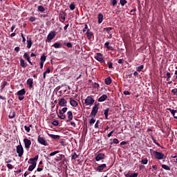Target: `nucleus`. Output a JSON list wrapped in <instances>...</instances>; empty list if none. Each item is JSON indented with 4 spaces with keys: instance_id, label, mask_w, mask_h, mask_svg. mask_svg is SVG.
I'll list each match as a JSON object with an SVG mask.
<instances>
[{
    "instance_id": "0eeeda50",
    "label": "nucleus",
    "mask_w": 177,
    "mask_h": 177,
    "mask_svg": "<svg viewBox=\"0 0 177 177\" xmlns=\"http://www.w3.org/2000/svg\"><path fill=\"white\" fill-rule=\"evenodd\" d=\"M39 156L37 155L34 158H31L28 160V164H30L31 165H37V161H38Z\"/></svg>"
},
{
    "instance_id": "c85d7f7f",
    "label": "nucleus",
    "mask_w": 177,
    "mask_h": 177,
    "mask_svg": "<svg viewBox=\"0 0 177 177\" xmlns=\"http://www.w3.org/2000/svg\"><path fill=\"white\" fill-rule=\"evenodd\" d=\"M53 46L54 48H55V49H57V48H62V43H60V42H55V43L53 45Z\"/></svg>"
},
{
    "instance_id": "dca6fc26",
    "label": "nucleus",
    "mask_w": 177,
    "mask_h": 177,
    "mask_svg": "<svg viewBox=\"0 0 177 177\" xmlns=\"http://www.w3.org/2000/svg\"><path fill=\"white\" fill-rule=\"evenodd\" d=\"M67 117H68V120L66 121V122H70V121H71V120H73V112L71 111H68L67 112Z\"/></svg>"
},
{
    "instance_id": "5701e85b",
    "label": "nucleus",
    "mask_w": 177,
    "mask_h": 177,
    "mask_svg": "<svg viewBox=\"0 0 177 177\" xmlns=\"http://www.w3.org/2000/svg\"><path fill=\"white\" fill-rule=\"evenodd\" d=\"M17 96H24V95H26V89L22 88L21 90L17 91Z\"/></svg>"
},
{
    "instance_id": "338daca9",
    "label": "nucleus",
    "mask_w": 177,
    "mask_h": 177,
    "mask_svg": "<svg viewBox=\"0 0 177 177\" xmlns=\"http://www.w3.org/2000/svg\"><path fill=\"white\" fill-rule=\"evenodd\" d=\"M19 100H23L24 99V95H18Z\"/></svg>"
},
{
    "instance_id": "de8ad7c7",
    "label": "nucleus",
    "mask_w": 177,
    "mask_h": 177,
    "mask_svg": "<svg viewBox=\"0 0 177 177\" xmlns=\"http://www.w3.org/2000/svg\"><path fill=\"white\" fill-rule=\"evenodd\" d=\"M37 20V18L35 17H30L29 21H31L32 23L35 21Z\"/></svg>"
},
{
    "instance_id": "680f3d73",
    "label": "nucleus",
    "mask_w": 177,
    "mask_h": 177,
    "mask_svg": "<svg viewBox=\"0 0 177 177\" xmlns=\"http://www.w3.org/2000/svg\"><path fill=\"white\" fill-rule=\"evenodd\" d=\"M108 67H109V68H113V63L108 62Z\"/></svg>"
},
{
    "instance_id": "2f4dec72",
    "label": "nucleus",
    "mask_w": 177,
    "mask_h": 177,
    "mask_svg": "<svg viewBox=\"0 0 177 177\" xmlns=\"http://www.w3.org/2000/svg\"><path fill=\"white\" fill-rule=\"evenodd\" d=\"M35 167H37V165H30L28 169V171H29L30 172H32V171H34V169H35Z\"/></svg>"
},
{
    "instance_id": "cd10ccee",
    "label": "nucleus",
    "mask_w": 177,
    "mask_h": 177,
    "mask_svg": "<svg viewBox=\"0 0 177 177\" xmlns=\"http://www.w3.org/2000/svg\"><path fill=\"white\" fill-rule=\"evenodd\" d=\"M109 111H110V108H107L104 111V115H105L106 120H109Z\"/></svg>"
},
{
    "instance_id": "e433bc0d",
    "label": "nucleus",
    "mask_w": 177,
    "mask_h": 177,
    "mask_svg": "<svg viewBox=\"0 0 177 177\" xmlns=\"http://www.w3.org/2000/svg\"><path fill=\"white\" fill-rule=\"evenodd\" d=\"M143 68H145V66L141 65L136 68V71H138V73H140V71H142V70H143Z\"/></svg>"
},
{
    "instance_id": "f8f14e48",
    "label": "nucleus",
    "mask_w": 177,
    "mask_h": 177,
    "mask_svg": "<svg viewBox=\"0 0 177 177\" xmlns=\"http://www.w3.org/2000/svg\"><path fill=\"white\" fill-rule=\"evenodd\" d=\"M58 104L61 107H66L67 106V100L64 98H61L59 100Z\"/></svg>"
},
{
    "instance_id": "6e6d98bb",
    "label": "nucleus",
    "mask_w": 177,
    "mask_h": 177,
    "mask_svg": "<svg viewBox=\"0 0 177 177\" xmlns=\"http://www.w3.org/2000/svg\"><path fill=\"white\" fill-rule=\"evenodd\" d=\"M138 173H134L131 174L129 177H138Z\"/></svg>"
},
{
    "instance_id": "7c9ffc66",
    "label": "nucleus",
    "mask_w": 177,
    "mask_h": 177,
    "mask_svg": "<svg viewBox=\"0 0 177 177\" xmlns=\"http://www.w3.org/2000/svg\"><path fill=\"white\" fill-rule=\"evenodd\" d=\"M38 12H40L41 13H44L45 12V8L42 6H39L37 8Z\"/></svg>"
},
{
    "instance_id": "c03bdc74",
    "label": "nucleus",
    "mask_w": 177,
    "mask_h": 177,
    "mask_svg": "<svg viewBox=\"0 0 177 177\" xmlns=\"http://www.w3.org/2000/svg\"><path fill=\"white\" fill-rule=\"evenodd\" d=\"M121 6H125V4L127 3V0H120Z\"/></svg>"
},
{
    "instance_id": "aec40b11",
    "label": "nucleus",
    "mask_w": 177,
    "mask_h": 177,
    "mask_svg": "<svg viewBox=\"0 0 177 177\" xmlns=\"http://www.w3.org/2000/svg\"><path fill=\"white\" fill-rule=\"evenodd\" d=\"M27 48L28 49H30L31 48V46H32V40L31 39V37L28 38V37H27Z\"/></svg>"
},
{
    "instance_id": "20e7f679",
    "label": "nucleus",
    "mask_w": 177,
    "mask_h": 177,
    "mask_svg": "<svg viewBox=\"0 0 177 177\" xmlns=\"http://www.w3.org/2000/svg\"><path fill=\"white\" fill-rule=\"evenodd\" d=\"M67 110H68V108L67 107H64L62 109H60L59 111L60 115H58L59 118L61 120H66V115H64V113H66Z\"/></svg>"
},
{
    "instance_id": "423d86ee",
    "label": "nucleus",
    "mask_w": 177,
    "mask_h": 177,
    "mask_svg": "<svg viewBox=\"0 0 177 177\" xmlns=\"http://www.w3.org/2000/svg\"><path fill=\"white\" fill-rule=\"evenodd\" d=\"M37 142L40 145H42V146H48V141H46V140H45V138L41 137V136H38Z\"/></svg>"
},
{
    "instance_id": "6e6552de",
    "label": "nucleus",
    "mask_w": 177,
    "mask_h": 177,
    "mask_svg": "<svg viewBox=\"0 0 177 177\" xmlns=\"http://www.w3.org/2000/svg\"><path fill=\"white\" fill-rule=\"evenodd\" d=\"M95 59L97 60V62H100V63H106L104 59H103V55L100 53H97V55L95 57Z\"/></svg>"
},
{
    "instance_id": "7ed1b4c3",
    "label": "nucleus",
    "mask_w": 177,
    "mask_h": 177,
    "mask_svg": "<svg viewBox=\"0 0 177 177\" xmlns=\"http://www.w3.org/2000/svg\"><path fill=\"white\" fill-rule=\"evenodd\" d=\"M100 103L95 102L94 106H93V109L91 113V115H93V117H96V114H97V111H99V106Z\"/></svg>"
},
{
    "instance_id": "ddd939ff",
    "label": "nucleus",
    "mask_w": 177,
    "mask_h": 177,
    "mask_svg": "<svg viewBox=\"0 0 177 177\" xmlns=\"http://www.w3.org/2000/svg\"><path fill=\"white\" fill-rule=\"evenodd\" d=\"M69 103L72 107H77V106H78V102L73 97L69 98Z\"/></svg>"
},
{
    "instance_id": "c9c22d12",
    "label": "nucleus",
    "mask_w": 177,
    "mask_h": 177,
    "mask_svg": "<svg viewBox=\"0 0 177 177\" xmlns=\"http://www.w3.org/2000/svg\"><path fill=\"white\" fill-rule=\"evenodd\" d=\"M162 168H163V169H165L166 171H171V167H169V166L167 165H162Z\"/></svg>"
},
{
    "instance_id": "4c0bfd02",
    "label": "nucleus",
    "mask_w": 177,
    "mask_h": 177,
    "mask_svg": "<svg viewBox=\"0 0 177 177\" xmlns=\"http://www.w3.org/2000/svg\"><path fill=\"white\" fill-rule=\"evenodd\" d=\"M113 143L114 145H118V143H120V141L118 140V139L114 138L113 140V142H111L110 143V145H113Z\"/></svg>"
},
{
    "instance_id": "603ef678",
    "label": "nucleus",
    "mask_w": 177,
    "mask_h": 177,
    "mask_svg": "<svg viewBox=\"0 0 177 177\" xmlns=\"http://www.w3.org/2000/svg\"><path fill=\"white\" fill-rule=\"evenodd\" d=\"M7 168H8V169H13V165L11 164H7Z\"/></svg>"
},
{
    "instance_id": "b1692460",
    "label": "nucleus",
    "mask_w": 177,
    "mask_h": 177,
    "mask_svg": "<svg viewBox=\"0 0 177 177\" xmlns=\"http://www.w3.org/2000/svg\"><path fill=\"white\" fill-rule=\"evenodd\" d=\"M98 24H102L103 23V14L99 13L97 15Z\"/></svg>"
},
{
    "instance_id": "49530a36",
    "label": "nucleus",
    "mask_w": 177,
    "mask_h": 177,
    "mask_svg": "<svg viewBox=\"0 0 177 177\" xmlns=\"http://www.w3.org/2000/svg\"><path fill=\"white\" fill-rule=\"evenodd\" d=\"M142 164H144V165H147V162H149V160H147V158H145L141 161Z\"/></svg>"
},
{
    "instance_id": "774afa93",
    "label": "nucleus",
    "mask_w": 177,
    "mask_h": 177,
    "mask_svg": "<svg viewBox=\"0 0 177 177\" xmlns=\"http://www.w3.org/2000/svg\"><path fill=\"white\" fill-rule=\"evenodd\" d=\"M93 86H94V88H99L100 85H99V84L95 82L93 84Z\"/></svg>"
},
{
    "instance_id": "a19ab883",
    "label": "nucleus",
    "mask_w": 177,
    "mask_h": 177,
    "mask_svg": "<svg viewBox=\"0 0 177 177\" xmlns=\"http://www.w3.org/2000/svg\"><path fill=\"white\" fill-rule=\"evenodd\" d=\"M69 8H70L71 10H74V9H75V4L74 3V2H72L70 4Z\"/></svg>"
},
{
    "instance_id": "79ce46f5",
    "label": "nucleus",
    "mask_w": 177,
    "mask_h": 177,
    "mask_svg": "<svg viewBox=\"0 0 177 177\" xmlns=\"http://www.w3.org/2000/svg\"><path fill=\"white\" fill-rule=\"evenodd\" d=\"M118 3L117 0H111V4L112 6H116Z\"/></svg>"
},
{
    "instance_id": "4d7b16f0",
    "label": "nucleus",
    "mask_w": 177,
    "mask_h": 177,
    "mask_svg": "<svg viewBox=\"0 0 177 177\" xmlns=\"http://www.w3.org/2000/svg\"><path fill=\"white\" fill-rule=\"evenodd\" d=\"M86 30H88V25L87 24H85L84 25V28L83 29V32H86Z\"/></svg>"
},
{
    "instance_id": "8fccbe9b",
    "label": "nucleus",
    "mask_w": 177,
    "mask_h": 177,
    "mask_svg": "<svg viewBox=\"0 0 177 177\" xmlns=\"http://www.w3.org/2000/svg\"><path fill=\"white\" fill-rule=\"evenodd\" d=\"M53 125H54V127H57V125H59V121L57 120H54L53 122H52Z\"/></svg>"
},
{
    "instance_id": "3c124183",
    "label": "nucleus",
    "mask_w": 177,
    "mask_h": 177,
    "mask_svg": "<svg viewBox=\"0 0 177 177\" xmlns=\"http://www.w3.org/2000/svg\"><path fill=\"white\" fill-rule=\"evenodd\" d=\"M8 85V82H3L2 86H1V89H4L5 86Z\"/></svg>"
},
{
    "instance_id": "a211bd4d",
    "label": "nucleus",
    "mask_w": 177,
    "mask_h": 177,
    "mask_svg": "<svg viewBox=\"0 0 177 177\" xmlns=\"http://www.w3.org/2000/svg\"><path fill=\"white\" fill-rule=\"evenodd\" d=\"M26 84L28 85L30 89H31V88L33 86L32 85L34 84V80L32 78L28 79Z\"/></svg>"
},
{
    "instance_id": "72a5a7b5",
    "label": "nucleus",
    "mask_w": 177,
    "mask_h": 177,
    "mask_svg": "<svg viewBox=\"0 0 177 177\" xmlns=\"http://www.w3.org/2000/svg\"><path fill=\"white\" fill-rule=\"evenodd\" d=\"M167 110L170 111V113L172 114L174 118H175V113H177V110L171 109V108H168Z\"/></svg>"
},
{
    "instance_id": "1a4fd4ad",
    "label": "nucleus",
    "mask_w": 177,
    "mask_h": 177,
    "mask_svg": "<svg viewBox=\"0 0 177 177\" xmlns=\"http://www.w3.org/2000/svg\"><path fill=\"white\" fill-rule=\"evenodd\" d=\"M24 143L25 149H28L31 147V140H28V138H24Z\"/></svg>"
},
{
    "instance_id": "393cba45",
    "label": "nucleus",
    "mask_w": 177,
    "mask_h": 177,
    "mask_svg": "<svg viewBox=\"0 0 177 177\" xmlns=\"http://www.w3.org/2000/svg\"><path fill=\"white\" fill-rule=\"evenodd\" d=\"M149 135L151 136L153 143H155L156 146H158L160 147V143L157 142V140H156V138H154V136H153V133H149Z\"/></svg>"
},
{
    "instance_id": "a878e982",
    "label": "nucleus",
    "mask_w": 177,
    "mask_h": 177,
    "mask_svg": "<svg viewBox=\"0 0 177 177\" xmlns=\"http://www.w3.org/2000/svg\"><path fill=\"white\" fill-rule=\"evenodd\" d=\"M108 96L106 94L102 95L100 97L98 98V102H104V100H106Z\"/></svg>"
},
{
    "instance_id": "4be33fe9",
    "label": "nucleus",
    "mask_w": 177,
    "mask_h": 177,
    "mask_svg": "<svg viewBox=\"0 0 177 177\" xmlns=\"http://www.w3.org/2000/svg\"><path fill=\"white\" fill-rule=\"evenodd\" d=\"M111 82H113V80H111V77H110V76L105 78L104 84H106V85H110L111 84Z\"/></svg>"
},
{
    "instance_id": "37998d69",
    "label": "nucleus",
    "mask_w": 177,
    "mask_h": 177,
    "mask_svg": "<svg viewBox=\"0 0 177 177\" xmlns=\"http://www.w3.org/2000/svg\"><path fill=\"white\" fill-rule=\"evenodd\" d=\"M58 153H60V151H55L53 152H51L50 153V156L52 157L53 156H56V154H57Z\"/></svg>"
},
{
    "instance_id": "a18cd8bd",
    "label": "nucleus",
    "mask_w": 177,
    "mask_h": 177,
    "mask_svg": "<svg viewBox=\"0 0 177 177\" xmlns=\"http://www.w3.org/2000/svg\"><path fill=\"white\" fill-rule=\"evenodd\" d=\"M64 45H66V46H67V48H73V44H71V43H70V42L64 43Z\"/></svg>"
},
{
    "instance_id": "f257e3e1",
    "label": "nucleus",
    "mask_w": 177,
    "mask_h": 177,
    "mask_svg": "<svg viewBox=\"0 0 177 177\" xmlns=\"http://www.w3.org/2000/svg\"><path fill=\"white\" fill-rule=\"evenodd\" d=\"M152 154H153L154 158H156V160H165V158H167L165 155L162 152H158L157 151H153Z\"/></svg>"
},
{
    "instance_id": "58836bf2",
    "label": "nucleus",
    "mask_w": 177,
    "mask_h": 177,
    "mask_svg": "<svg viewBox=\"0 0 177 177\" xmlns=\"http://www.w3.org/2000/svg\"><path fill=\"white\" fill-rule=\"evenodd\" d=\"M78 158V155H77V153L74 152V153L72 154L71 160H77Z\"/></svg>"
},
{
    "instance_id": "bf43d9fd",
    "label": "nucleus",
    "mask_w": 177,
    "mask_h": 177,
    "mask_svg": "<svg viewBox=\"0 0 177 177\" xmlns=\"http://www.w3.org/2000/svg\"><path fill=\"white\" fill-rule=\"evenodd\" d=\"M21 37L22 38V42H26V37H24V35L21 33Z\"/></svg>"
},
{
    "instance_id": "9b49d317",
    "label": "nucleus",
    "mask_w": 177,
    "mask_h": 177,
    "mask_svg": "<svg viewBox=\"0 0 177 177\" xmlns=\"http://www.w3.org/2000/svg\"><path fill=\"white\" fill-rule=\"evenodd\" d=\"M107 167V165L102 164L97 166V167L95 168V171L97 172H102V171L104 170V168Z\"/></svg>"
},
{
    "instance_id": "13d9d810",
    "label": "nucleus",
    "mask_w": 177,
    "mask_h": 177,
    "mask_svg": "<svg viewBox=\"0 0 177 177\" xmlns=\"http://www.w3.org/2000/svg\"><path fill=\"white\" fill-rule=\"evenodd\" d=\"M24 129L26 131V132H30V131H31V129H30L29 127L27 126H24Z\"/></svg>"
},
{
    "instance_id": "ea45409f",
    "label": "nucleus",
    "mask_w": 177,
    "mask_h": 177,
    "mask_svg": "<svg viewBox=\"0 0 177 177\" xmlns=\"http://www.w3.org/2000/svg\"><path fill=\"white\" fill-rule=\"evenodd\" d=\"M63 157H64V155H63V154H59V155L57 156V161H62V160H63Z\"/></svg>"
},
{
    "instance_id": "9d476101",
    "label": "nucleus",
    "mask_w": 177,
    "mask_h": 177,
    "mask_svg": "<svg viewBox=\"0 0 177 177\" xmlns=\"http://www.w3.org/2000/svg\"><path fill=\"white\" fill-rule=\"evenodd\" d=\"M55 37H56V33H55V32L51 31L47 37L46 41L47 42H50L52 41L53 39L55 38Z\"/></svg>"
},
{
    "instance_id": "bb28decb",
    "label": "nucleus",
    "mask_w": 177,
    "mask_h": 177,
    "mask_svg": "<svg viewBox=\"0 0 177 177\" xmlns=\"http://www.w3.org/2000/svg\"><path fill=\"white\" fill-rule=\"evenodd\" d=\"M48 135L52 139H55V140L60 139V136H59V135H55V134H50V133H48Z\"/></svg>"
},
{
    "instance_id": "f3484780",
    "label": "nucleus",
    "mask_w": 177,
    "mask_h": 177,
    "mask_svg": "<svg viewBox=\"0 0 177 177\" xmlns=\"http://www.w3.org/2000/svg\"><path fill=\"white\" fill-rule=\"evenodd\" d=\"M19 62H20V66L23 68H26V67L28 66V64H27V62H26V61H24L23 58H20Z\"/></svg>"
},
{
    "instance_id": "0e129e2a",
    "label": "nucleus",
    "mask_w": 177,
    "mask_h": 177,
    "mask_svg": "<svg viewBox=\"0 0 177 177\" xmlns=\"http://www.w3.org/2000/svg\"><path fill=\"white\" fill-rule=\"evenodd\" d=\"M152 168L154 171H157L158 169V166L157 165H153Z\"/></svg>"
},
{
    "instance_id": "09e8293b",
    "label": "nucleus",
    "mask_w": 177,
    "mask_h": 177,
    "mask_svg": "<svg viewBox=\"0 0 177 177\" xmlns=\"http://www.w3.org/2000/svg\"><path fill=\"white\" fill-rule=\"evenodd\" d=\"M171 93L174 95V96H177V88H174L171 90Z\"/></svg>"
},
{
    "instance_id": "69168bd1",
    "label": "nucleus",
    "mask_w": 177,
    "mask_h": 177,
    "mask_svg": "<svg viewBox=\"0 0 177 177\" xmlns=\"http://www.w3.org/2000/svg\"><path fill=\"white\" fill-rule=\"evenodd\" d=\"M95 128H99V120H97L95 124Z\"/></svg>"
},
{
    "instance_id": "4468645a",
    "label": "nucleus",
    "mask_w": 177,
    "mask_h": 177,
    "mask_svg": "<svg viewBox=\"0 0 177 177\" xmlns=\"http://www.w3.org/2000/svg\"><path fill=\"white\" fill-rule=\"evenodd\" d=\"M106 155L104 153H98L95 157L97 161H100V160H104Z\"/></svg>"
},
{
    "instance_id": "2eb2a0df",
    "label": "nucleus",
    "mask_w": 177,
    "mask_h": 177,
    "mask_svg": "<svg viewBox=\"0 0 177 177\" xmlns=\"http://www.w3.org/2000/svg\"><path fill=\"white\" fill-rule=\"evenodd\" d=\"M24 59H26V60H27L28 63H29V64H30V66H32V62H31V60L30 59V55H28V53H25L24 54Z\"/></svg>"
},
{
    "instance_id": "6ab92c4d",
    "label": "nucleus",
    "mask_w": 177,
    "mask_h": 177,
    "mask_svg": "<svg viewBox=\"0 0 177 177\" xmlns=\"http://www.w3.org/2000/svg\"><path fill=\"white\" fill-rule=\"evenodd\" d=\"M59 20L62 23H64V21H66V13H64V12L60 13Z\"/></svg>"
},
{
    "instance_id": "5fc2aeb1",
    "label": "nucleus",
    "mask_w": 177,
    "mask_h": 177,
    "mask_svg": "<svg viewBox=\"0 0 177 177\" xmlns=\"http://www.w3.org/2000/svg\"><path fill=\"white\" fill-rule=\"evenodd\" d=\"M104 46H105V48H106V49H108V48L110 46V42L106 41V42L104 44Z\"/></svg>"
},
{
    "instance_id": "412c9836",
    "label": "nucleus",
    "mask_w": 177,
    "mask_h": 177,
    "mask_svg": "<svg viewBox=\"0 0 177 177\" xmlns=\"http://www.w3.org/2000/svg\"><path fill=\"white\" fill-rule=\"evenodd\" d=\"M86 37L88 39H92V37H93V32H91L90 29H88L86 31Z\"/></svg>"
},
{
    "instance_id": "f03ea898",
    "label": "nucleus",
    "mask_w": 177,
    "mask_h": 177,
    "mask_svg": "<svg viewBox=\"0 0 177 177\" xmlns=\"http://www.w3.org/2000/svg\"><path fill=\"white\" fill-rule=\"evenodd\" d=\"M84 104L86 106H92L93 104H95V99H93V97L92 95L87 96L84 100Z\"/></svg>"
},
{
    "instance_id": "39448f33",
    "label": "nucleus",
    "mask_w": 177,
    "mask_h": 177,
    "mask_svg": "<svg viewBox=\"0 0 177 177\" xmlns=\"http://www.w3.org/2000/svg\"><path fill=\"white\" fill-rule=\"evenodd\" d=\"M17 153L19 157H22L23 154H24V149H23L21 143L17 146Z\"/></svg>"
},
{
    "instance_id": "473e14b6",
    "label": "nucleus",
    "mask_w": 177,
    "mask_h": 177,
    "mask_svg": "<svg viewBox=\"0 0 177 177\" xmlns=\"http://www.w3.org/2000/svg\"><path fill=\"white\" fill-rule=\"evenodd\" d=\"M111 30H114V28L108 27V28H104V31H106L108 34L111 33Z\"/></svg>"
},
{
    "instance_id": "052dcab7",
    "label": "nucleus",
    "mask_w": 177,
    "mask_h": 177,
    "mask_svg": "<svg viewBox=\"0 0 177 177\" xmlns=\"http://www.w3.org/2000/svg\"><path fill=\"white\" fill-rule=\"evenodd\" d=\"M166 75H167V81H168V80H169V78H171V73L167 72V74H166Z\"/></svg>"
},
{
    "instance_id": "f704fd0d",
    "label": "nucleus",
    "mask_w": 177,
    "mask_h": 177,
    "mask_svg": "<svg viewBox=\"0 0 177 177\" xmlns=\"http://www.w3.org/2000/svg\"><path fill=\"white\" fill-rule=\"evenodd\" d=\"M46 61V56H45V54H43L40 57V62L45 63Z\"/></svg>"
},
{
    "instance_id": "c756f323",
    "label": "nucleus",
    "mask_w": 177,
    "mask_h": 177,
    "mask_svg": "<svg viewBox=\"0 0 177 177\" xmlns=\"http://www.w3.org/2000/svg\"><path fill=\"white\" fill-rule=\"evenodd\" d=\"M49 73H50V68H47L46 71H44V73H43V78L44 80H45V78H46V74H49Z\"/></svg>"
},
{
    "instance_id": "e2e57ef3",
    "label": "nucleus",
    "mask_w": 177,
    "mask_h": 177,
    "mask_svg": "<svg viewBox=\"0 0 177 177\" xmlns=\"http://www.w3.org/2000/svg\"><path fill=\"white\" fill-rule=\"evenodd\" d=\"M95 122H96V120L93 119V118H91L90 120V124H95Z\"/></svg>"
},
{
    "instance_id": "864d4df0",
    "label": "nucleus",
    "mask_w": 177,
    "mask_h": 177,
    "mask_svg": "<svg viewBox=\"0 0 177 177\" xmlns=\"http://www.w3.org/2000/svg\"><path fill=\"white\" fill-rule=\"evenodd\" d=\"M118 64H124V59H120L118 61Z\"/></svg>"
}]
</instances>
